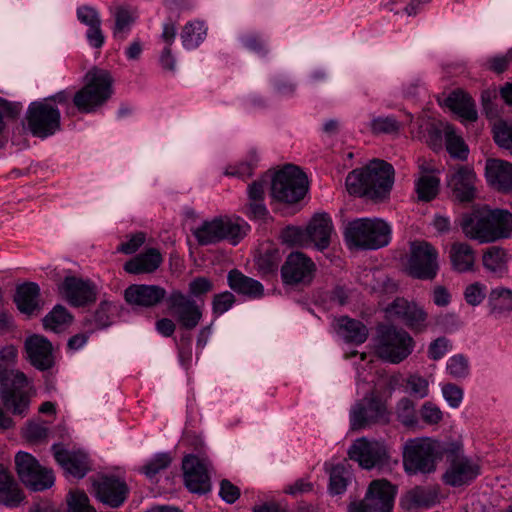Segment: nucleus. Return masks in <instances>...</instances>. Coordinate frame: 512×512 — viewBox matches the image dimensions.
<instances>
[{
    "mask_svg": "<svg viewBox=\"0 0 512 512\" xmlns=\"http://www.w3.org/2000/svg\"><path fill=\"white\" fill-rule=\"evenodd\" d=\"M413 338L403 329L383 325L378 329L376 353L390 363L398 364L413 351Z\"/></svg>",
    "mask_w": 512,
    "mask_h": 512,
    "instance_id": "obj_8",
    "label": "nucleus"
},
{
    "mask_svg": "<svg viewBox=\"0 0 512 512\" xmlns=\"http://www.w3.org/2000/svg\"><path fill=\"white\" fill-rule=\"evenodd\" d=\"M207 28L202 21H191L185 24L181 32L183 46L187 49L197 48L206 37Z\"/></svg>",
    "mask_w": 512,
    "mask_h": 512,
    "instance_id": "obj_37",
    "label": "nucleus"
},
{
    "mask_svg": "<svg viewBox=\"0 0 512 512\" xmlns=\"http://www.w3.org/2000/svg\"><path fill=\"white\" fill-rule=\"evenodd\" d=\"M117 313V305L111 301L103 300L88 321L96 329L106 328L111 325L113 317Z\"/></svg>",
    "mask_w": 512,
    "mask_h": 512,
    "instance_id": "obj_40",
    "label": "nucleus"
},
{
    "mask_svg": "<svg viewBox=\"0 0 512 512\" xmlns=\"http://www.w3.org/2000/svg\"><path fill=\"white\" fill-rule=\"evenodd\" d=\"M403 125L394 116L375 117L371 121V130L373 133L392 134L397 133Z\"/></svg>",
    "mask_w": 512,
    "mask_h": 512,
    "instance_id": "obj_49",
    "label": "nucleus"
},
{
    "mask_svg": "<svg viewBox=\"0 0 512 512\" xmlns=\"http://www.w3.org/2000/svg\"><path fill=\"white\" fill-rule=\"evenodd\" d=\"M15 465L19 478L31 490L42 491L54 483L52 470L42 467L29 453L18 452L15 456Z\"/></svg>",
    "mask_w": 512,
    "mask_h": 512,
    "instance_id": "obj_11",
    "label": "nucleus"
},
{
    "mask_svg": "<svg viewBox=\"0 0 512 512\" xmlns=\"http://www.w3.org/2000/svg\"><path fill=\"white\" fill-rule=\"evenodd\" d=\"M184 482L192 493L205 494L210 491L207 461L195 455H187L182 461Z\"/></svg>",
    "mask_w": 512,
    "mask_h": 512,
    "instance_id": "obj_15",
    "label": "nucleus"
},
{
    "mask_svg": "<svg viewBox=\"0 0 512 512\" xmlns=\"http://www.w3.org/2000/svg\"><path fill=\"white\" fill-rule=\"evenodd\" d=\"M483 265L491 272H502L508 262V255L503 248L492 246L483 255Z\"/></svg>",
    "mask_w": 512,
    "mask_h": 512,
    "instance_id": "obj_42",
    "label": "nucleus"
},
{
    "mask_svg": "<svg viewBox=\"0 0 512 512\" xmlns=\"http://www.w3.org/2000/svg\"><path fill=\"white\" fill-rule=\"evenodd\" d=\"M446 105L464 120L475 121L477 119L475 104L464 91L452 92L446 99Z\"/></svg>",
    "mask_w": 512,
    "mask_h": 512,
    "instance_id": "obj_33",
    "label": "nucleus"
},
{
    "mask_svg": "<svg viewBox=\"0 0 512 512\" xmlns=\"http://www.w3.org/2000/svg\"><path fill=\"white\" fill-rule=\"evenodd\" d=\"M420 416L425 424L437 425L443 419V412L436 404L427 401L421 406Z\"/></svg>",
    "mask_w": 512,
    "mask_h": 512,
    "instance_id": "obj_54",
    "label": "nucleus"
},
{
    "mask_svg": "<svg viewBox=\"0 0 512 512\" xmlns=\"http://www.w3.org/2000/svg\"><path fill=\"white\" fill-rule=\"evenodd\" d=\"M25 349L30 363L39 370H48L53 366L52 344L43 336L33 335L25 341Z\"/></svg>",
    "mask_w": 512,
    "mask_h": 512,
    "instance_id": "obj_22",
    "label": "nucleus"
},
{
    "mask_svg": "<svg viewBox=\"0 0 512 512\" xmlns=\"http://www.w3.org/2000/svg\"><path fill=\"white\" fill-rule=\"evenodd\" d=\"M486 296V287L478 282L473 283L465 289L464 297L468 304L479 305Z\"/></svg>",
    "mask_w": 512,
    "mask_h": 512,
    "instance_id": "obj_60",
    "label": "nucleus"
},
{
    "mask_svg": "<svg viewBox=\"0 0 512 512\" xmlns=\"http://www.w3.org/2000/svg\"><path fill=\"white\" fill-rule=\"evenodd\" d=\"M439 270L438 252L429 242L413 241L410 243L407 273L416 279L432 280Z\"/></svg>",
    "mask_w": 512,
    "mask_h": 512,
    "instance_id": "obj_9",
    "label": "nucleus"
},
{
    "mask_svg": "<svg viewBox=\"0 0 512 512\" xmlns=\"http://www.w3.org/2000/svg\"><path fill=\"white\" fill-rule=\"evenodd\" d=\"M40 288L34 282L25 283L17 288L15 302L18 309L26 314H32L40 309Z\"/></svg>",
    "mask_w": 512,
    "mask_h": 512,
    "instance_id": "obj_32",
    "label": "nucleus"
},
{
    "mask_svg": "<svg viewBox=\"0 0 512 512\" xmlns=\"http://www.w3.org/2000/svg\"><path fill=\"white\" fill-rule=\"evenodd\" d=\"M348 455L351 460L358 462L362 468L371 469L387 458V451L381 442L360 438L349 448Z\"/></svg>",
    "mask_w": 512,
    "mask_h": 512,
    "instance_id": "obj_18",
    "label": "nucleus"
},
{
    "mask_svg": "<svg viewBox=\"0 0 512 512\" xmlns=\"http://www.w3.org/2000/svg\"><path fill=\"white\" fill-rule=\"evenodd\" d=\"M235 303V296L229 292L225 291L220 294H216L212 301V310L216 315H222L227 312Z\"/></svg>",
    "mask_w": 512,
    "mask_h": 512,
    "instance_id": "obj_55",
    "label": "nucleus"
},
{
    "mask_svg": "<svg viewBox=\"0 0 512 512\" xmlns=\"http://www.w3.org/2000/svg\"><path fill=\"white\" fill-rule=\"evenodd\" d=\"M54 458L67 474L74 478H83L89 470L87 457L84 454L72 453L60 447L52 446Z\"/></svg>",
    "mask_w": 512,
    "mask_h": 512,
    "instance_id": "obj_24",
    "label": "nucleus"
},
{
    "mask_svg": "<svg viewBox=\"0 0 512 512\" xmlns=\"http://www.w3.org/2000/svg\"><path fill=\"white\" fill-rule=\"evenodd\" d=\"M93 488L98 500L113 508L124 503L128 492L126 483L114 476L100 477L94 481Z\"/></svg>",
    "mask_w": 512,
    "mask_h": 512,
    "instance_id": "obj_20",
    "label": "nucleus"
},
{
    "mask_svg": "<svg viewBox=\"0 0 512 512\" xmlns=\"http://www.w3.org/2000/svg\"><path fill=\"white\" fill-rule=\"evenodd\" d=\"M428 381L418 375H410L407 379V388L415 397L422 399L428 395Z\"/></svg>",
    "mask_w": 512,
    "mask_h": 512,
    "instance_id": "obj_59",
    "label": "nucleus"
},
{
    "mask_svg": "<svg viewBox=\"0 0 512 512\" xmlns=\"http://www.w3.org/2000/svg\"><path fill=\"white\" fill-rule=\"evenodd\" d=\"M477 176L468 166H459L448 175L447 185L452 197L461 203L472 202L477 195Z\"/></svg>",
    "mask_w": 512,
    "mask_h": 512,
    "instance_id": "obj_16",
    "label": "nucleus"
},
{
    "mask_svg": "<svg viewBox=\"0 0 512 512\" xmlns=\"http://www.w3.org/2000/svg\"><path fill=\"white\" fill-rule=\"evenodd\" d=\"M85 78V85L73 96V104L82 113H92L111 97L113 79L108 71L96 68Z\"/></svg>",
    "mask_w": 512,
    "mask_h": 512,
    "instance_id": "obj_4",
    "label": "nucleus"
},
{
    "mask_svg": "<svg viewBox=\"0 0 512 512\" xmlns=\"http://www.w3.org/2000/svg\"><path fill=\"white\" fill-rule=\"evenodd\" d=\"M397 419L406 427H416L418 417L415 410V404L408 398H402L396 407Z\"/></svg>",
    "mask_w": 512,
    "mask_h": 512,
    "instance_id": "obj_44",
    "label": "nucleus"
},
{
    "mask_svg": "<svg viewBox=\"0 0 512 512\" xmlns=\"http://www.w3.org/2000/svg\"><path fill=\"white\" fill-rule=\"evenodd\" d=\"M307 190V176L293 164H287L277 171L271 181V196L280 202L296 203L305 196Z\"/></svg>",
    "mask_w": 512,
    "mask_h": 512,
    "instance_id": "obj_7",
    "label": "nucleus"
},
{
    "mask_svg": "<svg viewBox=\"0 0 512 512\" xmlns=\"http://www.w3.org/2000/svg\"><path fill=\"white\" fill-rule=\"evenodd\" d=\"M439 454L440 445L437 441L428 437L409 439L403 448L405 471L410 475L434 472Z\"/></svg>",
    "mask_w": 512,
    "mask_h": 512,
    "instance_id": "obj_6",
    "label": "nucleus"
},
{
    "mask_svg": "<svg viewBox=\"0 0 512 512\" xmlns=\"http://www.w3.org/2000/svg\"><path fill=\"white\" fill-rule=\"evenodd\" d=\"M63 297L75 307L86 306L96 300L97 290L93 282L75 276L65 277L59 286Z\"/></svg>",
    "mask_w": 512,
    "mask_h": 512,
    "instance_id": "obj_17",
    "label": "nucleus"
},
{
    "mask_svg": "<svg viewBox=\"0 0 512 512\" xmlns=\"http://www.w3.org/2000/svg\"><path fill=\"white\" fill-rule=\"evenodd\" d=\"M413 302H409L404 298H396L386 309L390 318H396L402 322L406 318Z\"/></svg>",
    "mask_w": 512,
    "mask_h": 512,
    "instance_id": "obj_58",
    "label": "nucleus"
},
{
    "mask_svg": "<svg viewBox=\"0 0 512 512\" xmlns=\"http://www.w3.org/2000/svg\"><path fill=\"white\" fill-rule=\"evenodd\" d=\"M171 462L172 458L169 453H158L141 470L148 478L152 479L160 471L168 468Z\"/></svg>",
    "mask_w": 512,
    "mask_h": 512,
    "instance_id": "obj_51",
    "label": "nucleus"
},
{
    "mask_svg": "<svg viewBox=\"0 0 512 512\" xmlns=\"http://www.w3.org/2000/svg\"><path fill=\"white\" fill-rule=\"evenodd\" d=\"M480 473V466L468 457L455 454L450 459L449 467L443 475L447 485L459 487L469 484Z\"/></svg>",
    "mask_w": 512,
    "mask_h": 512,
    "instance_id": "obj_19",
    "label": "nucleus"
},
{
    "mask_svg": "<svg viewBox=\"0 0 512 512\" xmlns=\"http://www.w3.org/2000/svg\"><path fill=\"white\" fill-rule=\"evenodd\" d=\"M258 157L256 153H251L248 157V160L245 162H241L236 166H231L226 169L225 174L228 176H235L242 179H246L252 176L253 171L257 165Z\"/></svg>",
    "mask_w": 512,
    "mask_h": 512,
    "instance_id": "obj_52",
    "label": "nucleus"
},
{
    "mask_svg": "<svg viewBox=\"0 0 512 512\" xmlns=\"http://www.w3.org/2000/svg\"><path fill=\"white\" fill-rule=\"evenodd\" d=\"M16 356L12 346L0 350V396L7 411L25 416L33 396V386L23 372L13 369Z\"/></svg>",
    "mask_w": 512,
    "mask_h": 512,
    "instance_id": "obj_1",
    "label": "nucleus"
},
{
    "mask_svg": "<svg viewBox=\"0 0 512 512\" xmlns=\"http://www.w3.org/2000/svg\"><path fill=\"white\" fill-rule=\"evenodd\" d=\"M77 18L88 27L101 25V19L97 10L91 6L83 5L78 7Z\"/></svg>",
    "mask_w": 512,
    "mask_h": 512,
    "instance_id": "obj_62",
    "label": "nucleus"
},
{
    "mask_svg": "<svg viewBox=\"0 0 512 512\" xmlns=\"http://www.w3.org/2000/svg\"><path fill=\"white\" fill-rule=\"evenodd\" d=\"M279 261L278 252L276 250H268L257 258L256 264L262 274H272L277 271Z\"/></svg>",
    "mask_w": 512,
    "mask_h": 512,
    "instance_id": "obj_53",
    "label": "nucleus"
},
{
    "mask_svg": "<svg viewBox=\"0 0 512 512\" xmlns=\"http://www.w3.org/2000/svg\"><path fill=\"white\" fill-rule=\"evenodd\" d=\"M166 290L158 285L132 284L124 291L125 301L132 306L152 308L167 298Z\"/></svg>",
    "mask_w": 512,
    "mask_h": 512,
    "instance_id": "obj_21",
    "label": "nucleus"
},
{
    "mask_svg": "<svg viewBox=\"0 0 512 512\" xmlns=\"http://www.w3.org/2000/svg\"><path fill=\"white\" fill-rule=\"evenodd\" d=\"M388 420L385 403L373 394L357 402L350 412V425L353 430L363 429L378 422H388Z\"/></svg>",
    "mask_w": 512,
    "mask_h": 512,
    "instance_id": "obj_12",
    "label": "nucleus"
},
{
    "mask_svg": "<svg viewBox=\"0 0 512 512\" xmlns=\"http://www.w3.org/2000/svg\"><path fill=\"white\" fill-rule=\"evenodd\" d=\"M111 13L115 19V25L113 28L114 36L125 39L131 29V26L137 19L136 9H133L130 6L119 5L111 9Z\"/></svg>",
    "mask_w": 512,
    "mask_h": 512,
    "instance_id": "obj_35",
    "label": "nucleus"
},
{
    "mask_svg": "<svg viewBox=\"0 0 512 512\" xmlns=\"http://www.w3.org/2000/svg\"><path fill=\"white\" fill-rule=\"evenodd\" d=\"M332 232V220L326 213L315 214L307 227L309 240L313 242L319 250H324L330 245Z\"/></svg>",
    "mask_w": 512,
    "mask_h": 512,
    "instance_id": "obj_26",
    "label": "nucleus"
},
{
    "mask_svg": "<svg viewBox=\"0 0 512 512\" xmlns=\"http://www.w3.org/2000/svg\"><path fill=\"white\" fill-rule=\"evenodd\" d=\"M445 132V143L448 153L458 159H466L468 154V148L465 145L463 139L455 133L454 128L451 125H447L444 129Z\"/></svg>",
    "mask_w": 512,
    "mask_h": 512,
    "instance_id": "obj_43",
    "label": "nucleus"
},
{
    "mask_svg": "<svg viewBox=\"0 0 512 512\" xmlns=\"http://www.w3.org/2000/svg\"><path fill=\"white\" fill-rule=\"evenodd\" d=\"M493 137L498 146L512 155V123L499 122L493 127Z\"/></svg>",
    "mask_w": 512,
    "mask_h": 512,
    "instance_id": "obj_50",
    "label": "nucleus"
},
{
    "mask_svg": "<svg viewBox=\"0 0 512 512\" xmlns=\"http://www.w3.org/2000/svg\"><path fill=\"white\" fill-rule=\"evenodd\" d=\"M227 280L229 287L238 294L245 295L249 298H260L263 296V285L259 281L244 275L237 269L231 270L228 273Z\"/></svg>",
    "mask_w": 512,
    "mask_h": 512,
    "instance_id": "obj_28",
    "label": "nucleus"
},
{
    "mask_svg": "<svg viewBox=\"0 0 512 512\" xmlns=\"http://www.w3.org/2000/svg\"><path fill=\"white\" fill-rule=\"evenodd\" d=\"M446 370L455 379L466 378L470 373L469 360L463 354H456L448 359Z\"/></svg>",
    "mask_w": 512,
    "mask_h": 512,
    "instance_id": "obj_47",
    "label": "nucleus"
},
{
    "mask_svg": "<svg viewBox=\"0 0 512 512\" xmlns=\"http://www.w3.org/2000/svg\"><path fill=\"white\" fill-rule=\"evenodd\" d=\"M220 228L219 219L216 217L210 221H204L193 231V235L200 245L216 244L223 241V234H221Z\"/></svg>",
    "mask_w": 512,
    "mask_h": 512,
    "instance_id": "obj_36",
    "label": "nucleus"
},
{
    "mask_svg": "<svg viewBox=\"0 0 512 512\" xmlns=\"http://www.w3.org/2000/svg\"><path fill=\"white\" fill-rule=\"evenodd\" d=\"M242 45L253 52L258 54H266L267 49L265 45V41L259 34L256 33H248L240 38Z\"/></svg>",
    "mask_w": 512,
    "mask_h": 512,
    "instance_id": "obj_61",
    "label": "nucleus"
},
{
    "mask_svg": "<svg viewBox=\"0 0 512 512\" xmlns=\"http://www.w3.org/2000/svg\"><path fill=\"white\" fill-rule=\"evenodd\" d=\"M393 176L391 164L375 159L363 169L351 171L346 177V188L351 195L383 199L392 188Z\"/></svg>",
    "mask_w": 512,
    "mask_h": 512,
    "instance_id": "obj_2",
    "label": "nucleus"
},
{
    "mask_svg": "<svg viewBox=\"0 0 512 512\" xmlns=\"http://www.w3.org/2000/svg\"><path fill=\"white\" fill-rule=\"evenodd\" d=\"M350 479L351 473L344 465L333 466L330 470L329 492L333 495L343 494Z\"/></svg>",
    "mask_w": 512,
    "mask_h": 512,
    "instance_id": "obj_41",
    "label": "nucleus"
},
{
    "mask_svg": "<svg viewBox=\"0 0 512 512\" xmlns=\"http://www.w3.org/2000/svg\"><path fill=\"white\" fill-rule=\"evenodd\" d=\"M487 181L497 190L512 192V163L500 159H488L486 162Z\"/></svg>",
    "mask_w": 512,
    "mask_h": 512,
    "instance_id": "obj_25",
    "label": "nucleus"
},
{
    "mask_svg": "<svg viewBox=\"0 0 512 512\" xmlns=\"http://www.w3.org/2000/svg\"><path fill=\"white\" fill-rule=\"evenodd\" d=\"M168 310L178 324L186 329H194L202 318L201 308L189 296L173 290L166 298Z\"/></svg>",
    "mask_w": 512,
    "mask_h": 512,
    "instance_id": "obj_14",
    "label": "nucleus"
},
{
    "mask_svg": "<svg viewBox=\"0 0 512 512\" xmlns=\"http://www.w3.org/2000/svg\"><path fill=\"white\" fill-rule=\"evenodd\" d=\"M489 302L494 311L503 312L512 310V291L498 287L489 295Z\"/></svg>",
    "mask_w": 512,
    "mask_h": 512,
    "instance_id": "obj_45",
    "label": "nucleus"
},
{
    "mask_svg": "<svg viewBox=\"0 0 512 512\" xmlns=\"http://www.w3.org/2000/svg\"><path fill=\"white\" fill-rule=\"evenodd\" d=\"M72 322V315L61 305H56L43 319L44 328L53 332H61Z\"/></svg>",
    "mask_w": 512,
    "mask_h": 512,
    "instance_id": "obj_39",
    "label": "nucleus"
},
{
    "mask_svg": "<svg viewBox=\"0 0 512 512\" xmlns=\"http://www.w3.org/2000/svg\"><path fill=\"white\" fill-rule=\"evenodd\" d=\"M146 235L143 232H138L130 237L126 242L121 243L117 247V251L123 254H133L136 252L145 242Z\"/></svg>",
    "mask_w": 512,
    "mask_h": 512,
    "instance_id": "obj_64",
    "label": "nucleus"
},
{
    "mask_svg": "<svg viewBox=\"0 0 512 512\" xmlns=\"http://www.w3.org/2000/svg\"><path fill=\"white\" fill-rule=\"evenodd\" d=\"M68 512H96L89 504V498L85 492L70 491L67 496Z\"/></svg>",
    "mask_w": 512,
    "mask_h": 512,
    "instance_id": "obj_48",
    "label": "nucleus"
},
{
    "mask_svg": "<svg viewBox=\"0 0 512 512\" xmlns=\"http://www.w3.org/2000/svg\"><path fill=\"white\" fill-rule=\"evenodd\" d=\"M162 261L163 258L159 250L149 248L144 253L127 261L124 270L130 274L152 273L158 269Z\"/></svg>",
    "mask_w": 512,
    "mask_h": 512,
    "instance_id": "obj_27",
    "label": "nucleus"
},
{
    "mask_svg": "<svg viewBox=\"0 0 512 512\" xmlns=\"http://www.w3.org/2000/svg\"><path fill=\"white\" fill-rule=\"evenodd\" d=\"M440 179L435 174L419 176L415 181V191L420 201L429 202L436 198L439 192Z\"/></svg>",
    "mask_w": 512,
    "mask_h": 512,
    "instance_id": "obj_38",
    "label": "nucleus"
},
{
    "mask_svg": "<svg viewBox=\"0 0 512 512\" xmlns=\"http://www.w3.org/2000/svg\"><path fill=\"white\" fill-rule=\"evenodd\" d=\"M464 234L480 243L508 238L512 232V214L507 210L467 215L461 222Z\"/></svg>",
    "mask_w": 512,
    "mask_h": 512,
    "instance_id": "obj_3",
    "label": "nucleus"
},
{
    "mask_svg": "<svg viewBox=\"0 0 512 512\" xmlns=\"http://www.w3.org/2000/svg\"><path fill=\"white\" fill-rule=\"evenodd\" d=\"M61 114L57 107L46 100L32 102L26 113L28 129L32 135L46 138L60 129Z\"/></svg>",
    "mask_w": 512,
    "mask_h": 512,
    "instance_id": "obj_10",
    "label": "nucleus"
},
{
    "mask_svg": "<svg viewBox=\"0 0 512 512\" xmlns=\"http://www.w3.org/2000/svg\"><path fill=\"white\" fill-rule=\"evenodd\" d=\"M451 349L450 341L445 337L434 340L428 348V355L432 360L441 359Z\"/></svg>",
    "mask_w": 512,
    "mask_h": 512,
    "instance_id": "obj_63",
    "label": "nucleus"
},
{
    "mask_svg": "<svg viewBox=\"0 0 512 512\" xmlns=\"http://www.w3.org/2000/svg\"><path fill=\"white\" fill-rule=\"evenodd\" d=\"M396 495V487L384 479L371 482L366 498L369 505L378 512H391Z\"/></svg>",
    "mask_w": 512,
    "mask_h": 512,
    "instance_id": "obj_23",
    "label": "nucleus"
},
{
    "mask_svg": "<svg viewBox=\"0 0 512 512\" xmlns=\"http://www.w3.org/2000/svg\"><path fill=\"white\" fill-rule=\"evenodd\" d=\"M24 500V495L7 469L0 466V504L17 507Z\"/></svg>",
    "mask_w": 512,
    "mask_h": 512,
    "instance_id": "obj_30",
    "label": "nucleus"
},
{
    "mask_svg": "<svg viewBox=\"0 0 512 512\" xmlns=\"http://www.w3.org/2000/svg\"><path fill=\"white\" fill-rule=\"evenodd\" d=\"M450 259L454 270L467 272L473 269L475 253L467 243H454L450 248Z\"/></svg>",
    "mask_w": 512,
    "mask_h": 512,
    "instance_id": "obj_34",
    "label": "nucleus"
},
{
    "mask_svg": "<svg viewBox=\"0 0 512 512\" xmlns=\"http://www.w3.org/2000/svg\"><path fill=\"white\" fill-rule=\"evenodd\" d=\"M427 318L428 315L426 311L416 303H413L403 322L411 330L415 332H422L427 327Z\"/></svg>",
    "mask_w": 512,
    "mask_h": 512,
    "instance_id": "obj_46",
    "label": "nucleus"
},
{
    "mask_svg": "<svg viewBox=\"0 0 512 512\" xmlns=\"http://www.w3.org/2000/svg\"><path fill=\"white\" fill-rule=\"evenodd\" d=\"M283 241L296 246H306L309 240L307 230L297 227H287L282 234Z\"/></svg>",
    "mask_w": 512,
    "mask_h": 512,
    "instance_id": "obj_56",
    "label": "nucleus"
},
{
    "mask_svg": "<svg viewBox=\"0 0 512 512\" xmlns=\"http://www.w3.org/2000/svg\"><path fill=\"white\" fill-rule=\"evenodd\" d=\"M315 272V263L302 252L290 253L281 267L282 281L289 286L309 285Z\"/></svg>",
    "mask_w": 512,
    "mask_h": 512,
    "instance_id": "obj_13",
    "label": "nucleus"
},
{
    "mask_svg": "<svg viewBox=\"0 0 512 512\" xmlns=\"http://www.w3.org/2000/svg\"><path fill=\"white\" fill-rule=\"evenodd\" d=\"M219 225L223 240L232 245H237L248 233L250 226L239 217L220 216Z\"/></svg>",
    "mask_w": 512,
    "mask_h": 512,
    "instance_id": "obj_31",
    "label": "nucleus"
},
{
    "mask_svg": "<svg viewBox=\"0 0 512 512\" xmlns=\"http://www.w3.org/2000/svg\"><path fill=\"white\" fill-rule=\"evenodd\" d=\"M442 394L449 406L458 408L463 400V389L454 383H447L442 387Z\"/></svg>",
    "mask_w": 512,
    "mask_h": 512,
    "instance_id": "obj_57",
    "label": "nucleus"
},
{
    "mask_svg": "<svg viewBox=\"0 0 512 512\" xmlns=\"http://www.w3.org/2000/svg\"><path fill=\"white\" fill-rule=\"evenodd\" d=\"M344 234L347 243L351 246L379 249L390 242L391 228L381 219L361 218L349 222Z\"/></svg>",
    "mask_w": 512,
    "mask_h": 512,
    "instance_id": "obj_5",
    "label": "nucleus"
},
{
    "mask_svg": "<svg viewBox=\"0 0 512 512\" xmlns=\"http://www.w3.org/2000/svg\"><path fill=\"white\" fill-rule=\"evenodd\" d=\"M337 333L348 343H364L368 338L367 327L359 320L343 316L337 320Z\"/></svg>",
    "mask_w": 512,
    "mask_h": 512,
    "instance_id": "obj_29",
    "label": "nucleus"
}]
</instances>
